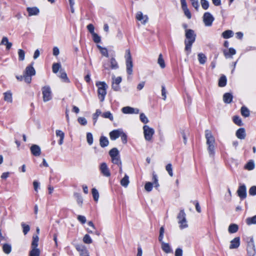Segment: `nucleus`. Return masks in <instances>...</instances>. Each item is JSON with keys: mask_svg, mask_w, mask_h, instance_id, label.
Listing matches in <instances>:
<instances>
[{"mask_svg": "<svg viewBox=\"0 0 256 256\" xmlns=\"http://www.w3.org/2000/svg\"><path fill=\"white\" fill-rule=\"evenodd\" d=\"M185 32L186 39L184 40V50L186 52L187 55H188L191 52L192 45L195 42L196 34L191 29L186 30Z\"/></svg>", "mask_w": 256, "mask_h": 256, "instance_id": "nucleus-1", "label": "nucleus"}, {"mask_svg": "<svg viewBox=\"0 0 256 256\" xmlns=\"http://www.w3.org/2000/svg\"><path fill=\"white\" fill-rule=\"evenodd\" d=\"M205 138L208 145V150L210 156H213L214 154V144L216 143L215 138L212 132L209 130H206L204 132Z\"/></svg>", "mask_w": 256, "mask_h": 256, "instance_id": "nucleus-2", "label": "nucleus"}, {"mask_svg": "<svg viewBox=\"0 0 256 256\" xmlns=\"http://www.w3.org/2000/svg\"><path fill=\"white\" fill-rule=\"evenodd\" d=\"M96 85L98 87V98L100 101L102 102L104 101L106 94V90L108 88V86L104 82H97Z\"/></svg>", "mask_w": 256, "mask_h": 256, "instance_id": "nucleus-3", "label": "nucleus"}, {"mask_svg": "<svg viewBox=\"0 0 256 256\" xmlns=\"http://www.w3.org/2000/svg\"><path fill=\"white\" fill-rule=\"evenodd\" d=\"M125 58L126 60V72L128 74L131 75L133 72V63L130 52L129 50H126Z\"/></svg>", "mask_w": 256, "mask_h": 256, "instance_id": "nucleus-4", "label": "nucleus"}, {"mask_svg": "<svg viewBox=\"0 0 256 256\" xmlns=\"http://www.w3.org/2000/svg\"><path fill=\"white\" fill-rule=\"evenodd\" d=\"M177 218L178 219V223L180 224V229H184L188 227L186 219V214L184 210H180L178 215Z\"/></svg>", "mask_w": 256, "mask_h": 256, "instance_id": "nucleus-5", "label": "nucleus"}, {"mask_svg": "<svg viewBox=\"0 0 256 256\" xmlns=\"http://www.w3.org/2000/svg\"><path fill=\"white\" fill-rule=\"evenodd\" d=\"M42 99L44 102L50 100L52 98L51 88L48 86H45L42 88Z\"/></svg>", "mask_w": 256, "mask_h": 256, "instance_id": "nucleus-6", "label": "nucleus"}, {"mask_svg": "<svg viewBox=\"0 0 256 256\" xmlns=\"http://www.w3.org/2000/svg\"><path fill=\"white\" fill-rule=\"evenodd\" d=\"M143 130L144 139L148 142L151 141L154 134V129L148 125H144L143 126Z\"/></svg>", "mask_w": 256, "mask_h": 256, "instance_id": "nucleus-7", "label": "nucleus"}, {"mask_svg": "<svg viewBox=\"0 0 256 256\" xmlns=\"http://www.w3.org/2000/svg\"><path fill=\"white\" fill-rule=\"evenodd\" d=\"M214 20V18L208 12H205L203 16V21L206 26H211Z\"/></svg>", "mask_w": 256, "mask_h": 256, "instance_id": "nucleus-8", "label": "nucleus"}, {"mask_svg": "<svg viewBox=\"0 0 256 256\" xmlns=\"http://www.w3.org/2000/svg\"><path fill=\"white\" fill-rule=\"evenodd\" d=\"M136 19L140 22L142 24L144 25L148 22V16L147 15H144L142 12H138L136 15Z\"/></svg>", "mask_w": 256, "mask_h": 256, "instance_id": "nucleus-9", "label": "nucleus"}, {"mask_svg": "<svg viewBox=\"0 0 256 256\" xmlns=\"http://www.w3.org/2000/svg\"><path fill=\"white\" fill-rule=\"evenodd\" d=\"M100 170L103 176L106 177L110 176V172L108 165L106 162H102L100 164Z\"/></svg>", "mask_w": 256, "mask_h": 256, "instance_id": "nucleus-10", "label": "nucleus"}, {"mask_svg": "<svg viewBox=\"0 0 256 256\" xmlns=\"http://www.w3.org/2000/svg\"><path fill=\"white\" fill-rule=\"evenodd\" d=\"M110 66L106 63L103 64V66L106 70H108L110 67L112 69L116 70L118 68V65L116 62V59L114 58H112L110 59Z\"/></svg>", "mask_w": 256, "mask_h": 256, "instance_id": "nucleus-11", "label": "nucleus"}, {"mask_svg": "<svg viewBox=\"0 0 256 256\" xmlns=\"http://www.w3.org/2000/svg\"><path fill=\"white\" fill-rule=\"evenodd\" d=\"M239 197L243 200L246 197V189L245 185L242 184L239 186L237 191Z\"/></svg>", "mask_w": 256, "mask_h": 256, "instance_id": "nucleus-12", "label": "nucleus"}, {"mask_svg": "<svg viewBox=\"0 0 256 256\" xmlns=\"http://www.w3.org/2000/svg\"><path fill=\"white\" fill-rule=\"evenodd\" d=\"M122 111L125 114H138L139 110L136 108H133L130 106H125L122 108Z\"/></svg>", "mask_w": 256, "mask_h": 256, "instance_id": "nucleus-13", "label": "nucleus"}, {"mask_svg": "<svg viewBox=\"0 0 256 256\" xmlns=\"http://www.w3.org/2000/svg\"><path fill=\"white\" fill-rule=\"evenodd\" d=\"M122 129H118L113 130L110 132V138L112 140H114L116 138H118L122 134Z\"/></svg>", "mask_w": 256, "mask_h": 256, "instance_id": "nucleus-14", "label": "nucleus"}, {"mask_svg": "<svg viewBox=\"0 0 256 256\" xmlns=\"http://www.w3.org/2000/svg\"><path fill=\"white\" fill-rule=\"evenodd\" d=\"M26 10L28 12L29 16H38L40 14V10L36 6L28 7Z\"/></svg>", "mask_w": 256, "mask_h": 256, "instance_id": "nucleus-15", "label": "nucleus"}, {"mask_svg": "<svg viewBox=\"0 0 256 256\" xmlns=\"http://www.w3.org/2000/svg\"><path fill=\"white\" fill-rule=\"evenodd\" d=\"M247 252L248 256H254L256 252L255 246L253 242H249L248 245Z\"/></svg>", "mask_w": 256, "mask_h": 256, "instance_id": "nucleus-16", "label": "nucleus"}, {"mask_svg": "<svg viewBox=\"0 0 256 256\" xmlns=\"http://www.w3.org/2000/svg\"><path fill=\"white\" fill-rule=\"evenodd\" d=\"M33 64L34 62H32L30 65L26 67L24 73V74L30 76H33L36 74V70L33 67Z\"/></svg>", "mask_w": 256, "mask_h": 256, "instance_id": "nucleus-17", "label": "nucleus"}, {"mask_svg": "<svg viewBox=\"0 0 256 256\" xmlns=\"http://www.w3.org/2000/svg\"><path fill=\"white\" fill-rule=\"evenodd\" d=\"M32 154L36 156H40L41 154V150L40 147L36 144H33L30 148Z\"/></svg>", "mask_w": 256, "mask_h": 256, "instance_id": "nucleus-18", "label": "nucleus"}, {"mask_svg": "<svg viewBox=\"0 0 256 256\" xmlns=\"http://www.w3.org/2000/svg\"><path fill=\"white\" fill-rule=\"evenodd\" d=\"M230 249H235L238 248L240 245V237H236L230 241Z\"/></svg>", "mask_w": 256, "mask_h": 256, "instance_id": "nucleus-19", "label": "nucleus"}, {"mask_svg": "<svg viewBox=\"0 0 256 256\" xmlns=\"http://www.w3.org/2000/svg\"><path fill=\"white\" fill-rule=\"evenodd\" d=\"M236 136L240 140L244 139L246 136L245 129L244 128H238L236 132Z\"/></svg>", "mask_w": 256, "mask_h": 256, "instance_id": "nucleus-20", "label": "nucleus"}, {"mask_svg": "<svg viewBox=\"0 0 256 256\" xmlns=\"http://www.w3.org/2000/svg\"><path fill=\"white\" fill-rule=\"evenodd\" d=\"M0 44L6 46V48L8 50H9L12 45V43L8 41V38L6 36H4L2 38V40L0 43Z\"/></svg>", "mask_w": 256, "mask_h": 256, "instance_id": "nucleus-21", "label": "nucleus"}, {"mask_svg": "<svg viewBox=\"0 0 256 256\" xmlns=\"http://www.w3.org/2000/svg\"><path fill=\"white\" fill-rule=\"evenodd\" d=\"M4 100L7 102L12 103V93L10 90H8L4 94Z\"/></svg>", "mask_w": 256, "mask_h": 256, "instance_id": "nucleus-22", "label": "nucleus"}, {"mask_svg": "<svg viewBox=\"0 0 256 256\" xmlns=\"http://www.w3.org/2000/svg\"><path fill=\"white\" fill-rule=\"evenodd\" d=\"M236 53V50L233 48H230L228 50H224V54L226 58H232Z\"/></svg>", "mask_w": 256, "mask_h": 256, "instance_id": "nucleus-23", "label": "nucleus"}, {"mask_svg": "<svg viewBox=\"0 0 256 256\" xmlns=\"http://www.w3.org/2000/svg\"><path fill=\"white\" fill-rule=\"evenodd\" d=\"M160 242L162 244V248L165 252L168 254L172 252L171 248L168 244L164 242L162 240Z\"/></svg>", "mask_w": 256, "mask_h": 256, "instance_id": "nucleus-24", "label": "nucleus"}, {"mask_svg": "<svg viewBox=\"0 0 256 256\" xmlns=\"http://www.w3.org/2000/svg\"><path fill=\"white\" fill-rule=\"evenodd\" d=\"M232 100V96L231 94L227 92L224 94L223 100L225 103L230 104Z\"/></svg>", "mask_w": 256, "mask_h": 256, "instance_id": "nucleus-25", "label": "nucleus"}, {"mask_svg": "<svg viewBox=\"0 0 256 256\" xmlns=\"http://www.w3.org/2000/svg\"><path fill=\"white\" fill-rule=\"evenodd\" d=\"M109 142L106 137L104 136H102L100 139V146L102 147L107 146L108 145Z\"/></svg>", "mask_w": 256, "mask_h": 256, "instance_id": "nucleus-26", "label": "nucleus"}, {"mask_svg": "<svg viewBox=\"0 0 256 256\" xmlns=\"http://www.w3.org/2000/svg\"><path fill=\"white\" fill-rule=\"evenodd\" d=\"M39 238L37 234H34L32 242V248H37L38 244Z\"/></svg>", "mask_w": 256, "mask_h": 256, "instance_id": "nucleus-27", "label": "nucleus"}, {"mask_svg": "<svg viewBox=\"0 0 256 256\" xmlns=\"http://www.w3.org/2000/svg\"><path fill=\"white\" fill-rule=\"evenodd\" d=\"M58 76L63 82L66 83H68L70 82V80L68 78L67 74L65 72L60 70V75Z\"/></svg>", "mask_w": 256, "mask_h": 256, "instance_id": "nucleus-28", "label": "nucleus"}, {"mask_svg": "<svg viewBox=\"0 0 256 256\" xmlns=\"http://www.w3.org/2000/svg\"><path fill=\"white\" fill-rule=\"evenodd\" d=\"M238 230V226L236 224H230L228 228V231L230 234L236 233Z\"/></svg>", "mask_w": 256, "mask_h": 256, "instance_id": "nucleus-29", "label": "nucleus"}, {"mask_svg": "<svg viewBox=\"0 0 256 256\" xmlns=\"http://www.w3.org/2000/svg\"><path fill=\"white\" fill-rule=\"evenodd\" d=\"M240 112L242 115L245 117H248L250 115V110L245 106H242L240 109Z\"/></svg>", "mask_w": 256, "mask_h": 256, "instance_id": "nucleus-30", "label": "nucleus"}, {"mask_svg": "<svg viewBox=\"0 0 256 256\" xmlns=\"http://www.w3.org/2000/svg\"><path fill=\"white\" fill-rule=\"evenodd\" d=\"M130 183L129 178L127 174H125L124 176L121 180L120 184L122 186L126 188Z\"/></svg>", "mask_w": 256, "mask_h": 256, "instance_id": "nucleus-31", "label": "nucleus"}, {"mask_svg": "<svg viewBox=\"0 0 256 256\" xmlns=\"http://www.w3.org/2000/svg\"><path fill=\"white\" fill-rule=\"evenodd\" d=\"M102 116L105 118H108L111 121L114 120L113 115L110 111L102 112Z\"/></svg>", "mask_w": 256, "mask_h": 256, "instance_id": "nucleus-32", "label": "nucleus"}, {"mask_svg": "<svg viewBox=\"0 0 256 256\" xmlns=\"http://www.w3.org/2000/svg\"><path fill=\"white\" fill-rule=\"evenodd\" d=\"M226 78L224 75L220 76L218 80V86L220 87H224L226 84Z\"/></svg>", "mask_w": 256, "mask_h": 256, "instance_id": "nucleus-33", "label": "nucleus"}, {"mask_svg": "<svg viewBox=\"0 0 256 256\" xmlns=\"http://www.w3.org/2000/svg\"><path fill=\"white\" fill-rule=\"evenodd\" d=\"M246 222L248 225L256 224V215L246 218Z\"/></svg>", "mask_w": 256, "mask_h": 256, "instance_id": "nucleus-34", "label": "nucleus"}, {"mask_svg": "<svg viewBox=\"0 0 256 256\" xmlns=\"http://www.w3.org/2000/svg\"><path fill=\"white\" fill-rule=\"evenodd\" d=\"M100 115L102 116V112H101V110H100L97 109L96 110V112L92 114V119H93V120H94V125L96 124V122H97L98 117Z\"/></svg>", "mask_w": 256, "mask_h": 256, "instance_id": "nucleus-35", "label": "nucleus"}, {"mask_svg": "<svg viewBox=\"0 0 256 256\" xmlns=\"http://www.w3.org/2000/svg\"><path fill=\"white\" fill-rule=\"evenodd\" d=\"M198 56L199 62L202 64H204L206 60V56L202 53H200Z\"/></svg>", "mask_w": 256, "mask_h": 256, "instance_id": "nucleus-36", "label": "nucleus"}, {"mask_svg": "<svg viewBox=\"0 0 256 256\" xmlns=\"http://www.w3.org/2000/svg\"><path fill=\"white\" fill-rule=\"evenodd\" d=\"M234 33L231 30H227L224 32L222 36L224 38H228L233 36Z\"/></svg>", "mask_w": 256, "mask_h": 256, "instance_id": "nucleus-37", "label": "nucleus"}, {"mask_svg": "<svg viewBox=\"0 0 256 256\" xmlns=\"http://www.w3.org/2000/svg\"><path fill=\"white\" fill-rule=\"evenodd\" d=\"M109 154L111 158L118 156L119 155V152L116 148H113L109 152Z\"/></svg>", "mask_w": 256, "mask_h": 256, "instance_id": "nucleus-38", "label": "nucleus"}, {"mask_svg": "<svg viewBox=\"0 0 256 256\" xmlns=\"http://www.w3.org/2000/svg\"><path fill=\"white\" fill-rule=\"evenodd\" d=\"M233 122H234L238 126H241L243 125V123L240 118L239 116H235L233 118Z\"/></svg>", "mask_w": 256, "mask_h": 256, "instance_id": "nucleus-39", "label": "nucleus"}, {"mask_svg": "<svg viewBox=\"0 0 256 256\" xmlns=\"http://www.w3.org/2000/svg\"><path fill=\"white\" fill-rule=\"evenodd\" d=\"M40 250L38 248H32L30 252V256H40Z\"/></svg>", "mask_w": 256, "mask_h": 256, "instance_id": "nucleus-40", "label": "nucleus"}, {"mask_svg": "<svg viewBox=\"0 0 256 256\" xmlns=\"http://www.w3.org/2000/svg\"><path fill=\"white\" fill-rule=\"evenodd\" d=\"M74 196L76 198L78 204L80 205V206H82L83 202V199L81 195L78 193H75L74 194Z\"/></svg>", "mask_w": 256, "mask_h": 256, "instance_id": "nucleus-41", "label": "nucleus"}, {"mask_svg": "<svg viewBox=\"0 0 256 256\" xmlns=\"http://www.w3.org/2000/svg\"><path fill=\"white\" fill-rule=\"evenodd\" d=\"M2 250L4 253L9 254L12 250L11 246L7 244H4L2 246Z\"/></svg>", "mask_w": 256, "mask_h": 256, "instance_id": "nucleus-42", "label": "nucleus"}, {"mask_svg": "<svg viewBox=\"0 0 256 256\" xmlns=\"http://www.w3.org/2000/svg\"><path fill=\"white\" fill-rule=\"evenodd\" d=\"M158 62L161 68H165V62L162 54H160L158 56Z\"/></svg>", "mask_w": 256, "mask_h": 256, "instance_id": "nucleus-43", "label": "nucleus"}, {"mask_svg": "<svg viewBox=\"0 0 256 256\" xmlns=\"http://www.w3.org/2000/svg\"><path fill=\"white\" fill-rule=\"evenodd\" d=\"M97 47L100 50L101 54L106 57L108 56V50L105 48H102L100 45H98Z\"/></svg>", "mask_w": 256, "mask_h": 256, "instance_id": "nucleus-44", "label": "nucleus"}, {"mask_svg": "<svg viewBox=\"0 0 256 256\" xmlns=\"http://www.w3.org/2000/svg\"><path fill=\"white\" fill-rule=\"evenodd\" d=\"M60 68L61 64L60 63H54L52 66V72L54 74H56L58 72Z\"/></svg>", "mask_w": 256, "mask_h": 256, "instance_id": "nucleus-45", "label": "nucleus"}, {"mask_svg": "<svg viewBox=\"0 0 256 256\" xmlns=\"http://www.w3.org/2000/svg\"><path fill=\"white\" fill-rule=\"evenodd\" d=\"M245 168L251 170L254 168V163L252 160L248 162L244 166Z\"/></svg>", "mask_w": 256, "mask_h": 256, "instance_id": "nucleus-46", "label": "nucleus"}, {"mask_svg": "<svg viewBox=\"0 0 256 256\" xmlns=\"http://www.w3.org/2000/svg\"><path fill=\"white\" fill-rule=\"evenodd\" d=\"M18 60L20 61H23L25 58V52L22 49L18 50Z\"/></svg>", "mask_w": 256, "mask_h": 256, "instance_id": "nucleus-47", "label": "nucleus"}, {"mask_svg": "<svg viewBox=\"0 0 256 256\" xmlns=\"http://www.w3.org/2000/svg\"><path fill=\"white\" fill-rule=\"evenodd\" d=\"M21 226L22 228V232L24 234H26L30 230V227L28 225L26 224L24 222L21 224Z\"/></svg>", "mask_w": 256, "mask_h": 256, "instance_id": "nucleus-48", "label": "nucleus"}, {"mask_svg": "<svg viewBox=\"0 0 256 256\" xmlns=\"http://www.w3.org/2000/svg\"><path fill=\"white\" fill-rule=\"evenodd\" d=\"M112 161L113 164H116L118 166L122 165V162L120 160V156L112 158Z\"/></svg>", "mask_w": 256, "mask_h": 256, "instance_id": "nucleus-49", "label": "nucleus"}, {"mask_svg": "<svg viewBox=\"0 0 256 256\" xmlns=\"http://www.w3.org/2000/svg\"><path fill=\"white\" fill-rule=\"evenodd\" d=\"M92 194L94 200L97 202L99 198V194L96 188H93L92 189Z\"/></svg>", "mask_w": 256, "mask_h": 256, "instance_id": "nucleus-50", "label": "nucleus"}, {"mask_svg": "<svg viewBox=\"0 0 256 256\" xmlns=\"http://www.w3.org/2000/svg\"><path fill=\"white\" fill-rule=\"evenodd\" d=\"M86 141L89 145H92L93 143V136L91 132L86 134Z\"/></svg>", "mask_w": 256, "mask_h": 256, "instance_id": "nucleus-51", "label": "nucleus"}, {"mask_svg": "<svg viewBox=\"0 0 256 256\" xmlns=\"http://www.w3.org/2000/svg\"><path fill=\"white\" fill-rule=\"evenodd\" d=\"M83 242L85 244H90L92 243V240L91 238L90 237V236L88 234H86L84 236L83 238Z\"/></svg>", "mask_w": 256, "mask_h": 256, "instance_id": "nucleus-52", "label": "nucleus"}, {"mask_svg": "<svg viewBox=\"0 0 256 256\" xmlns=\"http://www.w3.org/2000/svg\"><path fill=\"white\" fill-rule=\"evenodd\" d=\"M200 4L204 10H206L208 9L209 7V2L207 0H201Z\"/></svg>", "mask_w": 256, "mask_h": 256, "instance_id": "nucleus-53", "label": "nucleus"}, {"mask_svg": "<svg viewBox=\"0 0 256 256\" xmlns=\"http://www.w3.org/2000/svg\"><path fill=\"white\" fill-rule=\"evenodd\" d=\"M140 121L144 124H147L149 122L148 119L144 113L140 114Z\"/></svg>", "mask_w": 256, "mask_h": 256, "instance_id": "nucleus-54", "label": "nucleus"}, {"mask_svg": "<svg viewBox=\"0 0 256 256\" xmlns=\"http://www.w3.org/2000/svg\"><path fill=\"white\" fill-rule=\"evenodd\" d=\"M166 169L168 172L169 175L170 176H173L172 168V165L170 164H168L166 166Z\"/></svg>", "mask_w": 256, "mask_h": 256, "instance_id": "nucleus-55", "label": "nucleus"}, {"mask_svg": "<svg viewBox=\"0 0 256 256\" xmlns=\"http://www.w3.org/2000/svg\"><path fill=\"white\" fill-rule=\"evenodd\" d=\"M164 226H162L160 230V235H159V237H158V240L160 242H162V240H163L164 236Z\"/></svg>", "mask_w": 256, "mask_h": 256, "instance_id": "nucleus-56", "label": "nucleus"}, {"mask_svg": "<svg viewBox=\"0 0 256 256\" xmlns=\"http://www.w3.org/2000/svg\"><path fill=\"white\" fill-rule=\"evenodd\" d=\"M144 188L147 192H150L152 189V184L150 182H147L145 184Z\"/></svg>", "mask_w": 256, "mask_h": 256, "instance_id": "nucleus-57", "label": "nucleus"}, {"mask_svg": "<svg viewBox=\"0 0 256 256\" xmlns=\"http://www.w3.org/2000/svg\"><path fill=\"white\" fill-rule=\"evenodd\" d=\"M78 122L82 126H85L87 124V120L84 117H79L78 118Z\"/></svg>", "mask_w": 256, "mask_h": 256, "instance_id": "nucleus-58", "label": "nucleus"}, {"mask_svg": "<svg viewBox=\"0 0 256 256\" xmlns=\"http://www.w3.org/2000/svg\"><path fill=\"white\" fill-rule=\"evenodd\" d=\"M93 40L96 43H98L100 42V37L96 33L93 34H92Z\"/></svg>", "mask_w": 256, "mask_h": 256, "instance_id": "nucleus-59", "label": "nucleus"}, {"mask_svg": "<svg viewBox=\"0 0 256 256\" xmlns=\"http://www.w3.org/2000/svg\"><path fill=\"white\" fill-rule=\"evenodd\" d=\"M121 82L122 78L120 76H118L116 78H115L114 76H112V83L119 84Z\"/></svg>", "mask_w": 256, "mask_h": 256, "instance_id": "nucleus-60", "label": "nucleus"}, {"mask_svg": "<svg viewBox=\"0 0 256 256\" xmlns=\"http://www.w3.org/2000/svg\"><path fill=\"white\" fill-rule=\"evenodd\" d=\"M56 134L57 137H59L60 138H64V132L59 130H57L56 131Z\"/></svg>", "mask_w": 256, "mask_h": 256, "instance_id": "nucleus-61", "label": "nucleus"}, {"mask_svg": "<svg viewBox=\"0 0 256 256\" xmlns=\"http://www.w3.org/2000/svg\"><path fill=\"white\" fill-rule=\"evenodd\" d=\"M121 138L123 144H126L127 142V136L126 134L122 131V134L120 136Z\"/></svg>", "mask_w": 256, "mask_h": 256, "instance_id": "nucleus-62", "label": "nucleus"}, {"mask_svg": "<svg viewBox=\"0 0 256 256\" xmlns=\"http://www.w3.org/2000/svg\"><path fill=\"white\" fill-rule=\"evenodd\" d=\"M192 6L196 8V10H198L199 4L198 0H190Z\"/></svg>", "mask_w": 256, "mask_h": 256, "instance_id": "nucleus-63", "label": "nucleus"}, {"mask_svg": "<svg viewBox=\"0 0 256 256\" xmlns=\"http://www.w3.org/2000/svg\"><path fill=\"white\" fill-rule=\"evenodd\" d=\"M249 194L251 196L256 195V186H252L250 188Z\"/></svg>", "mask_w": 256, "mask_h": 256, "instance_id": "nucleus-64", "label": "nucleus"}]
</instances>
